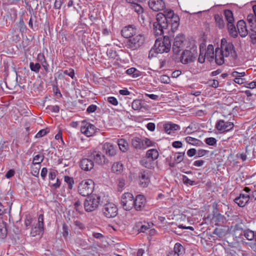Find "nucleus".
I'll return each mask as SVG.
<instances>
[{"label":"nucleus","instance_id":"f257e3e1","mask_svg":"<svg viewBox=\"0 0 256 256\" xmlns=\"http://www.w3.org/2000/svg\"><path fill=\"white\" fill-rule=\"evenodd\" d=\"M156 20L153 24L154 32L156 36L162 35L164 30L168 28L169 24H171V30L173 32L177 30L180 24L178 16L175 14L171 10H166L164 12L157 14Z\"/></svg>","mask_w":256,"mask_h":256},{"label":"nucleus","instance_id":"f03ea898","mask_svg":"<svg viewBox=\"0 0 256 256\" xmlns=\"http://www.w3.org/2000/svg\"><path fill=\"white\" fill-rule=\"evenodd\" d=\"M229 56L233 60L238 57L234 44L228 42L226 38H222L220 48L216 49V62L218 65H222L224 62V58Z\"/></svg>","mask_w":256,"mask_h":256},{"label":"nucleus","instance_id":"7ed1b4c3","mask_svg":"<svg viewBox=\"0 0 256 256\" xmlns=\"http://www.w3.org/2000/svg\"><path fill=\"white\" fill-rule=\"evenodd\" d=\"M145 36L139 33L138 26L136 25H129V49L136 50L144 43Z\"/></svg>","mask_w":256,"mask_h":256},{"label":"nucleus","instance_id":"20e7f679","mask_svg":"<svg viewBox=\"0 0 256 256\" xmlns=\"http://www.w3.org/2000/svg\"><path fill=\"white\" fill-rule=\"evenodd\" d=\"M197 56V47L193 46L183 51L180 57V62L184 64L192 62L194 61Z\"/></svg>","mask_w":256,"mask_h":256},{"label":"nucleus","instance_id":"39448f33","mask_svg":"<svg viewBox=\"0 0 256 256\" xmlns=\"http://www.w3.org/2000/svg\"><path fill=\"white\" fill-rule=\"evenodd\" d=\"M154 48L157 53L162 54L169 52L171 48V44L169 38L167 36H164L163 39H156Z\"/></svg>","mask_w":256,"mask_h":256},{"label":"nucleus","instance_id":"423d86ee","mask_svg":"<svg viewBox=\"0 0 256 256\" xmlns=\"http://www.w3.org/2000/svg\"><path fill=\"white\" fill-rule=\"evenodd\" d=\"M78 192L83 196H89L92 192L94 188V182L92 180L88 179L82 180L78 186Z\"/></svg>","mask_w":256,"mask_h":256},{"label":"nucleus","instance_id":"0eeeda50","mask_svg":"<svg viewBox=\"0 0 256 256\" xmlns=\"http://www.w3.org/2000/svg\"><path fill=\"white\" fill-rule=\"evenodd\" d=\"M224 14L228 22V28L230 34L233 38L237 37L238 32L234 24V18L232 12L230 10H224Z\"/></svg>","mask_w":256,"mask_h":256},{"label":"nucleus","instance_id":"6e6552de","mask_svg":"<svg viewBox=\"0 0 256 256\" xmlns=\"http://www.w3.org/2000/svg\"><path fill=\"white\" fill-rule=\"evenodd\" d=\"M100 197L93 196H88L84 202V207L86 212L95 210L100 204Z\"/></svg>","mask_w":256,"mask_h":256},{"label":"nucleus","instance_id":"1a4fd4ad","mask_svg":"<svg viewBox=\"0 0 256 256\" xmlns=\"http://www.w3.org/2000/svg\"><path fill=\"white\" fill-rule=\"evenodd\" d=\"M185 38L183 34L178 35L174 39L172 45V51L176 54H178L184 48V42Z\"/></svg>","mask_w":256,"mask_h":256},{"label":"nucleus","instance_id":"9d476101","mask_svg":"<svg viewBox=\"0 0 256 256\" xmlns=\"http://www.w3.org/2000/svg\"><path fill=\"white\" fill-rule=\"evenodd\" d=\"M104 215L108 218H112L116 216L118 214V208L112 203H108L104 206L102 209Z\"/></svg>","mask_w":256,"mask_h":256},{"label":"nucleus","instance_id":"9b49d317","mask_svg":"<svg viewBox=\"0 0 256 256\" xmlns=\"http://www.w3.org/2000/svg\"><path fill=\"white\" fill-rule=\"evenodd\" d=\"M92 158H93L95 162L100 166H108L110 163V160L100 152H94L91 154Z\"/></svg>","mask_w":256,"mask_h":256},{"label":"nucleus","instance_id":"f8f14e48","mask_svg":"<svg viewBox=\"0 0 256 256\" xmlns=\"http://www.w3.org/2000/svg\"><path fill=\"white\" fill-rule=\"evenodd\" d=\"M150 172L144 170L139 174V184L142 188H146L150 182Z\"/></svg>","mask_w":256,"mask_h":256},{"label":"nucleus","instance_id":"ddd939ff","mask_svg":"<svg viewBox=\"0 0 256 256\" xmlns=\"http://www.w3.org/2000/svg\"><path fill=\"white\" fill-rule=\"evenodd\" d=\"M148 6L150 8L155 12L163 10L166 6L163 0H149Z\"/></svg>","mask_w":256,"mask_h":256},{"label":"nucleus","instance_id":"4468645a","mask_svg":"<svg viewBox=\"0 0 256 256\" xmlns=\"http://www.w3.org/2000/svg\"><path fill=\"white\" fill-rule=\"evenodd\" d=\"M234 127L232 122H225L224 120H219L216 124V128L221 132H227L231 130Z\"/></svg>","mask_w":256,"mask_h":256},{"label":"nucleus","instance_id":"2eb2a0df","mask_svg":"<svg viewBox=\"0 0 256 256\" xmlns=\"http://www.w3.org/2000/svg\"><path fill=\"white\" fill-rule=\"evenodd\" d=\"M146 200L144 196L138 195L133 202V206L136 210H141L145 206Z\"/></svg>","mask_w":256,"mask_h":256},{"label":"nucleus","instance_id":"dca6fc26","mask_svg":"<svg viewBox=\"0 0 256 256\" xmlns=\"http://www.w3.org/2000/svg\"><path fill=\"white\" fill-rule=\"evenodd\" d=\"M80 168L84 171H90L93 169L94 162L91 159L82 158L80 162Z\"/></svg>","mask_w":256,"mask_h":256},{"label":"nucleus","instance_id":"f3484780","mask_svg":"<svg viewBox=\"0 0 256 256\" xmlns=\"http://www.w3.org/2000/svg\"><path fill=\"white\" fill-rule=\"evenodd\" d=\"M250 200V195L248 194H241L240 196L234 199V202L240 207L244 206Z\"/></svg>","mask_w":256,"mask_h":256},{"label":"nucleus","instance_id":"a211bd4d","mask_svg":"<svg viewBox=\"0 0 256 256\" xmlns=\"http://www.w3.org/2000/svg\"><path fill=\"white\" fill-rule=\"evenodd\" d=\"M138 2V0H129V9L140 15L143 13L144 8L140 4L136 3Z\"/></svg>","mask_w":256,"mask_h":256},{"label":"nucleus","instance_id":"6ab92c4d","mask_svg":"<svg viewBox=\"0 0 256 256\" xmlns=\"http://www.w3.org/2000/svg\"><path fill=\"white\" fill-rule=\"evenodd\" d=\"M226 222L225 216L219 212H214L211 219V222L215 225H220L224 224Z\"/></svg>","mask_w":256,"mask_h":256},{"label":"nucleus","instance_id":"aec40b11","mask_svg":"<svg viewBox=\"0 0 256 256\" xmlns=\"http://www.w3.org/2000/svg\"><path fill=\"white\" fill-rule=\"evenodd\" d=\"M104 152L109 156H112L116 154V150L110 143H106L103 146Z\"/></svg>","mask_w":256,"mask_h":256},{"label":"nucleus","instance_id":"412c9836","mask_svg":"<svg viewBox=\"0 0 256 256\" xmlns=\"http://www.w3.org/2000/svg\"><path fill=\"white\" fill-rule=\"evenodd\" d=\"M237 28L240 35L242 37H245L248 34L246 24L243 20H239L237 23Z\"/></svg>","mask_w":256,"mask_h":256},{"label":"nucleus","instance_id":"4be33fe9","mask_svg":"<svg viewBox=\"0 0 256 256\" xmlns=\"http://www.w3.org/2000/svg\"><path fill=\"white\" fill-rule=\"evenodd\" d=\"M164 131L168 134L174 132L175 130L180 129V126L174 124H166L164 125Z\"/></svg>","mask_w":256,"mask_h":256},{"label":"nucleus","instance_id":"5701e85b","mask_svg":"<svg viewBox=\"0 0 256 256\" xmlns=\"http://www.w3.org/2000/svg\"><path fill=\"white\" fill-rule=\"evenodd\" d=\"M206 58L209 61H211L214 60V58H216V52H214V47L212 44H209L208 46L207 50L205 52Z\"/></svg>","mask_w":256,"mask_h":256},{"label":"nucleus","instance_id":"b1692460","mask_svg":"<svg viewBox=\"0 0 256 256\" xmlns=\"http://www.w3.org/2000/svg\"><path fill=\"white\" fill-rule=\"evenodd\" d=\"M227 256H238L242 252L238 247H230L226 250Z\"/></svg>","mask_w":256,"mask_h":256},{"label":"nucleus","instance_id":"393cba45","mask_svg":"<svg viewBox=\"0 0 256 256\" xmlns=\"http://www.w3.org/2000/svg\"><path fill=\"white\" fill-rule=\"evenodd\" d=\"M146 155L148 158L154 160L158 158L159 154L156 149H150L147 151Z\"/></svg>","mask_w":256,"mask_h":256},{"label":"nucleus","instance_id":"a878e982","mask_svg":"<svg viewBox=\"0 0 256 256\" xmlns=\"http://www.w3.org/2000/svg\"><path fill=\"white\" fill-rule=\"evenodd\" d=\"M112 170L117 174H121L123 170V164L118 162L114 163L112 166Z\"/></svg>","mask_w":256,"mask_h":256},{"label":"nucleus","instance_id":"bb28decb","mask_svg":"<svg viewBox=\"0 0 256 256\" xmlns=\"http://www.w3.org/2000/svg\"><path fill=\"white\" fill-rule=\"evenodd\" d=\"M118 144L119 146L120 150L122 152H125L127 150L128 148V142L127 141L122 138L118 140Z\"/></svg>","mask_w":256,"mask_h":256},{"label":"nucleus","instance_id":"cd10ccee","mask_svg":"<svg viewBox=\"0 0 256 256\" xmlns=\"http://www.w3.org/2000/svg\"><path fill=\"white\" fill-rule=\"evenodd\" d=\"M128 192H125L124 194L120 198V205L122 208H124V210L127 211L128 210V206H127V197H128Z\"/></svg>","mask_w":256,"mask_h":256},{"label":"nucleus","instance_id":"c85d7f7f","mask_svg":"<svg viewBox=\"0 0 256 256\" xmlns=\"http://www.w3.org/2000/svg\"><path fill=\"white\" fill-rule=\"evenodd\" d=\"M132 144L136 149L142 150V139L138 138H134L132 140Z\"/></svg>","mask_w":256,"mask_h":256},{"label":"nucleus","instance_id":"c756f323","mask_svg":"<svg viewBox=\"0 0 256 256\" xmlns=\"http://www.w3.org/2000/svg\"><path fill=\"white\" fill-rule=\"evenodd\" d=\"M141 75V72L134 68H129V76L132 78H136Z\"/></svg>","mask_w":256,"mask_h":256},{"label":"nucleus","instance_id":"7c9ffc66","mask_svg":"<svg viewBox=\"0 0 256 256\" xmlns=\"http://www.w3.org/2000/svg\"><path fill=\"white\" fill-rule=\"evenodd\" d=\"M172 251L174 252H176V254H178L180 256L184 253V248L181 244L180 243H176L175 244L174 250Z\"/></svg>","mask_w":256,"mask_h":256},{"label":"nucleus","instance_id":"2f4dec72","mask_svg":"<svg viewBox=\"0 0 256 256\" xmlns=\"http://www.w3.org/2000/svg\"><path fill=\"white\" fill-rule=\"evenodd\" d=\"M44 230L39 228L38 226H35L32 227L30 235L32 236H35L36 235H40L41 234H43Z\"/></svg>","mask_w":256,"mask_h":256},{"label":"nucleus","instance_id":"473e14b6","mask_svg":"<svg viewBox=\"0 0 256 256\" xmlns=\"http://www.w3.org/2000/svg\"><path fill=\"white\" fill-rule=\"evenodd\" d=\"M214 19L216 25L220 28H222L224 27L225 24L224 20L218 14L215 15Z\"/></svg>","mask_w":256,"mask_h":256},{"label":"nucleus","instance_id":"72a5a7b5","mask_svg":"<svg viewBox=\"0 0 256 256\" xmlns=\"http://www.w3.org/2000/svg\"><path fill=\"white\" fill-rule=\"evenodd\" d=\"M122 36L125 38L124 42L126 44V46L128 44V26H126L121 30Z\"/></svg>","mask_w":256,"mask_h":256},{"label":"nucleus","instance_id":"f704fd0d","mask_svg":"<svg viewBox=\"0 0 256 256\" xmlns=\"http://www.w3.org/2000/svg\"><path fill=\"white\" fill-rule=\"evenodd\" d=\"M7 235V229L6 228L5 224L2 223L0 224V238L4 239Z\"/></svg>","mask_w":256,"mask_h":256},{"label":"nucleus","instance_id":"c9c22d12","mask_svg":"<svg viewBox=\"0 0 256 256\" xmlns=\"http://www.w3.org/2000/svg\"><path fill=\"white\" fill-rule=\"evenodd\" d=\"M247 20L251 26H256V16L253 14H250L248 16Z\"/></svg>","mask_w":256,"mask_h":256},{"label":"nucleus","instance_id":"e433bc0d","mask_svg":"<svg viewBox=\"0 0 256 256\" xmlns=\"http://www.w3.org/2000/svg\"><path fill=\"white\" fill-rule=\"evenodd\" d=\"M132 107L134 110H140L142 108V104L140 100H134L132 104Z\"/></svg>","mask_w":256,"mask_h":256},{"label":"nucleus","instance_id":"4c0bfd02","mask_svg":"<svg viewBox=\"0 0 256 256\" xmlns=\"http://www.w3.org/2000/svg\"><path fill=\"white\" fill-rule=\"evenodd\" d=\"M30 67L31 70L34 72L36 73L39 72V70L41 68L40 65L39 63L34 64L32 62H30Z\"/></svg>","mask_w":256,"mask_h":256},{"label":"nucleus","instance_id":"58836bf2","mask_svg":"<svg viewBox=\"0 0 256 256\" xmlns=\"http://www.w3.org/2000/svg\"><path fill=\"white\" fill-rule=\"evenodd\" d=\"M64 180L68 184V189L72 190V188L73 184H74V180L73 178L69 176H64Z\"/></svg>","mask_w":256,"mask_h":256},{"label":"nucleus","instance_id":"ea45409f","mask_svg":"<svg viewBox=\"0 0 256 256\" xmlns=\"http://www.w3.org/2000/svg\"><path fill=\"white\" fill-rule=\"evenodd\" d=\"M213 233L220 238L223 237L226 234L224 230L221 228H215Z\"/></svg>","mask_w":256,"mask_h":256},{"label":"nucleus","instance_id":"a19ab883","mask_svg":"<svg viewBox=\"0 0 256 256\" xmlns=\"http://www.w3.org/2000/svg\"><path fill=\"white\" fill-rule=\"evenodd\" d=\"M186 141L192 145H196L198 144L200 141L195 138H192L191 136H187L185 138Z\"/></svg>","mask_w":256,"mask_h":256},{"label":"nucleus","instance_id":"79ce46f5","mask_svg":"<svg viewBox=\"0 0 256 256\" xmlns=\"http://www.w3.org/2000/svg\"><path fill=\"white\" fill-rule=\"evenodd\" d=\"M244 236L247 240H252L254 238V232L252 230H248L244 232Z\"/></svg>","mask_w":256,"mask_h":256},{"label":"nucleus","instance_id":"37998d69","mask_svg":"<svg viewBox=\"0 0 256 256\" xmlns=\"http://www.w3.org/2000/svg\"><path fill=\"white\" fill-rule=\"evenodd\" d=\"M204 48V46L202 45H200V54L199 55V57L198 58V61L201 64H202L204 62V60L206 56V54H204V52H202V48Z\"/></svg>","mask_w":256,"mask_h":256},{"label":"nucleus","instance_id":"c03bdc74","mask_svg":"<svg viewBox=\"0 0 256 256\" xmlns=\"http://www.w3.org/2000/svg\"><path fill=\"white\" fill-rule=\"evenodd\" d=\"M148 158L147 157L142 158V160H140V164L143 166L149 168L152 166L150 162L148 160Z\"/></svg>","mask_w":256,"mask_h":256},{"label":"nucleus","instance_id":"a18cd8bd","mask_svg":"<svg viewBox=\"0 0 256 256\" xmlns=\"http://www.w3.org/2000/svg\"><path fill=\"white\" fill-rule=\"evenodd\" d=\"M142 150L148 147L152 146V142L148 138H145L142 139Z\"/></svg>","mask_w":256,"mask_h":256},{"label":"nucleus","instance_id":"49530a36","mask_svg":"<svg viewBox=\"0 0 256 256\" xmlns=\"http://www.w3.org/2000/svg\"><path fill=\"white\" fill-rule=\"evenodd\" d=\"M184 152H180L174 155V160L176 162L179 163L181 162L184 159Z\"/></svg>","mask_w":256,"mask_h":256},{"label":"nucleus","instance_id":"de8ad7c7","mask_svg":"<svg viewBox=\"0 0 256 256\" xmlns=\"http://www.w3.org/2000/svg\"><path fill=\"white\" fill-rule=\"evenodd\" d=\"M41 156L40 154L36 155L33 158L32 164H40L43 160L44 156H42V158L40 160Z\"/></svg>","mask_w":256,"mask_h":256},{"label":"nucleus","instance_id":"09e8293b","mask_svg":"<svg viewBox=\"0 0 256 256\" xmlns=\"http://www.w3.org/2000/svg\"><path fill=\"white\" fill-rule=\"evenodd\" d=\"M87 126L88 128V136H90L95 132V126L93 124L88 123H87Z\"/></svg>","mask_w":256,"mask_h":256},{"label":"nucleus","instance_id":"8fccbe9b","mask_svg":"<svg viewBox=\"0 0 256 256\" xmlns=\"http://www.w3.org/2000/svg\"><path fill=\"white\" fill-rule=\"evenodd\" d=\"M205 142L209 146H214L216 142V140L214 138H208L205 140Z\"/></svg>","mask_w":256,"mask_h":256},{"label":"nucleus","instance_id":"3c124183","mask_svg":"<svg viewBox=\"0 0 256 256\" xmlns=\"http://www.w3.org/2000/svg\"><path fill=\"white\" fill-rule=\"evenodd\" d=\"M182 180L184 184L190 186H192L194 182V181L190 180L186 176L184 175H183L182 176Z\"/></svg>","mask_w":256,"mask_h":256},{"label":"nucleus","instance_id":"603ef678","mask_svg":"<svg viewBox=\"0 0 256 256\" xmlns=\"http://www.w3.org/2000/svg\"><path fill=\"white\" fill-rule=\"evenodd\" d=\"M125 181L124 180L123 178H120L118 180V192H122V190L123 188L125 186Z\"/></svg>","mask_w":256,"mask_h":256},{"label":"nucleus","instance_id":"864d4df0","mask_svg":"<svg viewBox=\"0 0 256 256\" xmlns=\"http://www.w3.org/2000/svg\"><path fill=\"white\" fill-rule=\"evenodd\" d=\"M44 214H40L38 218V226L44 230Z\"/></svg>","mask_w":256,"mask_h":256},{"label":"nucleus","instance_id":"5fc2aeb1","mask_svg":"<svg viewBox=\"0 0 256 256\" xmlns=\"http://www.w3.org/2000/svg\"><path fill=\"white\" fill-rule=\"evenodd\" d=\"M18 27L20 32H23L26 30V26L24 24V20L22 18H20L18 24Z\"/></svg>","mask_w":256,"mask_h":256},{"label":"nucleus","instance_id":"6e6d98bb","mask_svg":"<svg viewBox=\"0 0 256 256\" xmlns=\"http://www.w3.org/2000/svg\"><path fill=\"white\" fill-rule=\"evenodd\" d=\"M119 100L120 105L124 108V106H126L128 103V102L126 101V97L124 96H119Z\"/></svg>","mask_w":256,"mask_h":256},{"label":"nucleus","instance_id":"4d7b16f0","mask_svg":"<svg viewBox=\"0 0 256 256\" xmlns=\"http://www.w3.org/2000/svg\"><path fill=\"white\" fill-rule=\"evenodd\" d=\"M97 109V106L94 104L90 105L86 109V112L88 114L94 112Z\"/></svg>","mask_w":256,"mask_h":256},{"label":"nucleus","instance_id":"13d9d810","mask_svg":"<svg viewBox=\"0 0 256 256\" xmlns=\"http://www.w3.org/2000/svg\"><path fill=\"white\" fill-rule=\"evenodd\" d=\"M232 75L233 77H234L235 78H239L240 77H242L245 76L244 72H234L232 73Z\"/></svg>","mask_w":256,"mask_h":256},{"label":"nucleus","instance_id":"bf43d9fd","mask_svg":"<svg viewBox=\"0 0 256 256\" xmlns=\"http://www.w3.org/2000/svg\"><path fill=\"white\" fill-rule=\"evenodd\" d=\"M63 2L64 0H56L54 4V8L56 9H60Z\"/></svg>","mask_w":256,"mask_h":256},{"label":"nucleus","instance_id":"052dcab7","mask_svg":"<svg viewBox=\"0 0 256 256\" xmlns=\"http://www.w3.org/2000/svg\"><path fill=\"white\" fill-rule=\"evenodd\" d=\"M108 101L109 103L114 106H116L118 104V101L114 97L110 96L108 98Z\"/></svg>","mask_w":256,"mask_h":256},{"label":"nucleus","instance_id":"680f3d73","mask_svg":"<svg viewBox=\"0 0 256 256\" xmlns=\"http://www.w3.org/2000/svg\"><path fill=\"white\" fill-rule=\"evenodd\" d=\"M48 132L46 131V129H42L40 130L38 133L36 134V137L39 138H42L45 136Z\"/></svg>","mask_w":256,"mask_h":256},{"label":"nucleus","instance_id":"e2e57ef3","mask_svg":"<svg viewBox=\"0 0 256 256\" xmlns=\"http://www.w3.org/2000/svg\"><path fill=\"white\" fill-rule=\"evenodd\" d=\"M46 109L50 110L52 112H58L60 110V108L58 106H50L46 108Z\"/></svg>","mask_w":256,"mask_h":256},{"label":"nucleus","instance_id":"0e129e2a","mask_svg":"<svg viewBox=\"0 0 256 256\" xmlns=\"http://www.w3.org/2000/svg\"><path fill=\"white\" fill-rule=\"evenodd\" d=\"M160 80L161 82L164 84H168L170 81V78L166 75L162 76L160 78Z\"/></svg>","mask_w":256,"mask_h":256},{"label":"nucleus","instance_id":"69168bd1","mask_svg":"<svg viewBox=\"0 0 256 256\" xmlns=\"http://www.w3.org/2000/svg\"><path fill=\"white\" fill-rule=\"evenodd\" d=\"M4 207L5 206L0 202V216L6 214L7 212H9L10 208L8 211L7 208H5Z\"/></svg>","mask_w":256,"mask_h":256},{"label":"nucleus","instance_id":"338daca9","mask_svg":"<svg viewBox=\"0 0 256 256\" xmlns=\"http://www.w3.org/2000/svg\"><path fill=\"white\" fill-rule=\"evenodd\" d=\"M107 54L109 56L110 58H115L116 56V52L112 49L108 50Z\"/></svg>","mask_w":256,"mask_h":256},{"label":"nucleus","instance_id":"774afa93","mask_svg":"<svg viewBox=\"0 0 256 256\" xmlns=\"http://www.w3.org/2000/svg\"><path fill=\"white\" fill-rule=\"evenodd\" d=\"M14 174H15L14 170L13 169H10L6 173V174L5 175V176L7 178H12V176H14Z\"/></svg>","mask_w":256,"mask_h":256}]
</instances>
